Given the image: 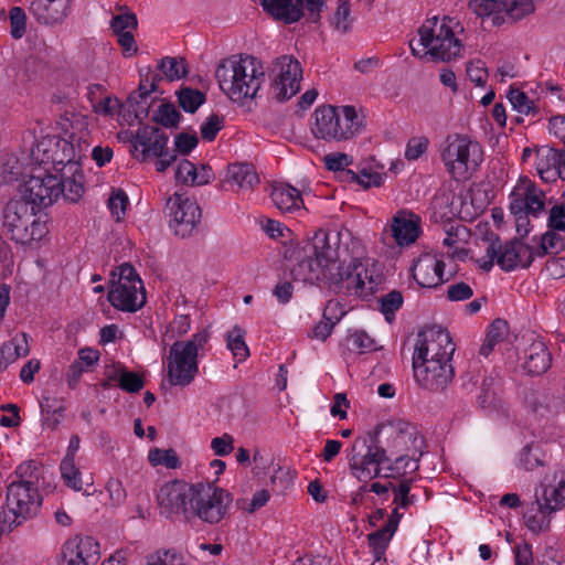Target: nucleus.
<instances>
[{"instance_id":"nucleus-1","label":"nucleus","mask_w":565,"mask_h":565,"mask_svg":"<svg viewBox=\"0 0 565 565\" xmlns=\"http://www.w3.org/2000/svg\"><path fill=\"white\" fill-rule=\"evenodd\" d=\"M339 239L337 235L318 230L312 237L286 248L284 257L295 262L290 274L295 280L308 284L337 281L341 279L334 268L338 260Z\"/></svg>"},{"instance_id":"nucleus-2","label":"nucleus","mask_w":565,"mask_h":565,"mask_svg":"<svg viewBox=\"0 0 565 565\" xmlns=\"http://www.w3.org/2000/svg\"><path fill=\"white\" fill-rule=\"evenodd\" d=\"M264 76L260 62L250 55H233L225 58L215 71L220 88L233 102L255 98Z\"/></svg>"},{"instance_id":"nucleus-3","label":"nucleus","mask_w":565,"mask_h":565,"mask_svg":"<svg viewBox=\"0 0 565 565\" xmlns=\"http://www.w3.org/2000/svg\"><path fill=\"white\" fill-rule=\"evenodd\" d=\"M23 199L10 200L2 210V233L17 245L33 247L49 234L45 221L36 217L35 207Z\"/></svg>"},{"instance_id":"nucleus-4","label":"nucleus","mask_w":565,"mask_h":565,"mask_svg":"<svg viewBox=\"0 0 565 565\" xmlns=\"http://www.w3.org/2000/svg\"><path fill=\"white\" fill-rule=\"evenodd\" d=\"M71 140H66L56 136H46L38 141L32 150V157L35 162L44 168L55 170L60 174L65 169H77L82 158L86 157L88 143L82 138L72 135Z\"/></svg>"},{"instance_id":"nucleus-5","label":"nucleus","mask_w":565,"mask_h":565,"mask_svg":"<svg viewBox=\"0 0 565 565\" xmlns=\"http://www.w3.org/2000/svg\"><path fill=\"white\" fill-rule=\"evenodd\" d=\"M452 19L448 15H445L441 21H439L438 17L425 20L417 31L419 44L427 49L420 57L429 56L431 60L448 62L460 54L462 44L455 36L450 25ZM411 49L414 56H419V53L412 44Z\"/></svg>"},{"instance_id":"nucleus-6","label":"nucleus","mask_w":565,"mask_h":565,"mask_svg":"<svg viewBox=\"0 0 565 565\" xmlns=\"http://www.w3.org/2000/svg\"><path fill=\"white\" fill-rule=\"evenodd\" d=\"M311 131L316 138L326 141H342L352 138L360 131L361 120L353 106L334 107L323 105L315 113Z\"/></svg>"},{"instance_id":"nucleus-7","label":"nucleus","mask_w":565,"mask_h":565,"mask_svg":"<svg viewBox=\"0 0 565 565\" xmlns=\"http://www.w3.org/2000/svg\"><path fill=\"white\" fill-rule=\"evenodd\" d=\"M192 507L188 512L189 521L199 520L215 526L230 515L233 495L225 489L211 482H196Z\"/></svg>"},{"instance_id":"nucleus-8","label":"nucleus","mask_w":565,"mask_h":565,"mask_svg":"<svg viewBox=\"0 0 565 565\" xmlns=\"http://www.w3.org/2000/svg\"><path fill=\"white\" fill-rule=\"evenodd\" d=\"M440 157L452 179L467 180L481 163L482 149L469 136L454 134L446 138Z\"/></svg>"},{"instance_id":"nucleus-9","label":"nucleus","mask_w":565,"mask_h":565,"mask_svg":"<svg viewBox=\"0 0 565 565\" xmlns=\"http://www.w3.org/2000/svg\"><path fill=\"white\" fill-rule=\"evenodd\" d=\"M63 177L53 174L50 168H35L32 174L20 185V193L23 200L38 209L51 206L63 192Z\"/></svg>"},{"instance_id":"nucleus-10","label":"nucleus","mask_w":565,"mask_h":565,"mask_svg":"<svg viewBox=\"0 0 565 565\" xmlns=\"http://www.w3.org/2000/svg\"><path fill=\"white\" fill-rule=\"evenodd\" d=\"M269 76V96L277 102H286L300 89L302 78L301 64L292 55H281L273 62Z\"/></svg>"},{"instance_id":"nucleus-11","label":"nucleus","mask_w":565,"mask_h":565,"mask_svg":"<svg viewBox=\"0 0 565 565\" xmlns=\"http://www.w3.org/2000/svg\"><path fill=\"white\" fill-rule=\"evenodd\" d=\"M168 141L169 137L158 127L140 126L131 142L135 151H138V146L142 149L135 157L140 161H145L148 156L157 157L156 169L164 172L177 160V153L167 149Z\"/></svg>"},{"instance_id":"nucleus-12","label":"nucleus","mask_w":565,"mask_h":565,"mask_svg":"<svg viewBox=\"0 0 565 565\" xmlns=\"http://www.w3.org/2000/svg\"><path fill=\"white\" fill-rule=\"evenodd\" d=\"M384 434L387 437V449L392 454H406L415 450L419 457L425 452V439L418 434L417 429L409 423L402 419L390 420L386 424L376 426L373 437L379 439V435Z\"/></svg>"},{"instance_id":"nucleus-13","label":"nucleus","mask_w":565,"mask_h":565,"mask_svg":"<svg viewBox=\"0 0 565 565\" xmlns=\"http://www.w3.org/2000/svg\"><path fill=\"white\" fill-rule=\"evenodd\" d=\"M195 483H188L181 480H172L163 483L157 494V503L160 514L167 519L173 515H182L189 521V511L192 507Z\"/></svg>"},{"instance_id":"nucleus-14","label":"nucleus","mask_w":565,"mask_h":565,"mask_svg":"<svg viewBox=\"0 0 565 565\" xmlns=\"http://www.w3.org/2000/svg\"><path fill=\"white\" fill-rule=\"evenodd\" d=\"M167 376L173 386H188L199 373L198 356L189 343H178L170 347L168 355Z\"/></svg>"},{"instance_id":"nucleus-15","label":"nucleus","mask_w":565,"mask_h":565,"mask_svg":"<svg viewBox=\"0 0 565 565\" xmlns=\"http://www.w3.org/2000/svg\"><path fill=\"white\" fill-rule=\"evenodd\" d=\"M169 226L177 236L185 238L192 235L201 221V209L192 200L174 193L166 204Z\"/></svg>"},{"instance_id":"nucleus-16","label":"nucleus","mask_w":565,"mask_h":565,"mask_svg":"<svg viewBox=\"0 0 565 565\" xmlns=\"http://www.w3.org/2000/svg\"><path fill=\"white\" fill-rule=\"evenodd\" d=\"M456 350L449 333L439 327H430L418 332L413 360L451 361Z\"/></svg>"},{"instance_id":"nucleus-17","label":"nucleus","mask_w":565,"mask_h":565,"mask_svg":"<svg viewBox=\"0 0 565 565\" xmlns=\"http://www.w3.org/2000/svg\"><path fill=\"white\" fill-rule=\"evenodd\" d=\"M371 445L367 446L365 455L360 456L355 452L359 440H355L352 447V454L349 456V467L352 475L360 481L366 482L381 476L382 465L390 461L387 449L380 445L376 437H372Z\"/></svg>"},{"instance_id":"nucleus-18","label":"nucleus","mask_w":565,"mask_h":565,"mask_svg":"<svg viewBox=\"0 0 565 565\" xmlns=\"http://www.w3.org/2000/svg\"><path fill=\"white\" fill-rule=\"evenodd\" d=\"M414 377L417 384L430 392H443L454 380L451 361L413 360Z\"/></svg>"},{"instance_id":"nucleus-19","label":"nucleus","mask_w":565,"mask_h":565,"mask_svg":"<svg viewBox=\"0 0 565 565\" xmlns=\"http://www.w3.org/2000/svg\"><path fill=\"white\" fill-rule=\"evenodd\" d=\"M42 499L36 488H25L22 483H10L7 487L6 505L14 515V520L9 522L10 530L12 523L21 524V520H26L36 514Z\"/></svg>"},{"instance_id":"nucleus-20","label":"nucleus","mask_w":565,"mask_h":565,"mask_svg":"<svg viewBox=\"0 0 565 565\" xmlns=\"http://www.w3.org/2000/svg\"><path fill=\"white\" fill-rule=\"evenodd\" d=\"M98 561V543L90 536L76 535L64 543L60 565H96Z\"/></svg>"},{"instance_id":"nucleus-21","label":"nucleus","mask_w":565,"mask_h":565,"mask_svg":"<svg viewBox=\"0 0 565 565\" xmlns=\"http://www.w3.org/2000/svg\"><path fill=\"white\" fill-rule=\"evenodd\" d=\"M534 260V248L524 244L520 238H512L504 245L500 242V248L497 257V264L501 269L511 271L522 264L524 268L529 267Z\"/></svg>"},{"instance_id":"nucleus-22","label":"nucleus","mask_w":565,"mask_h":565,"mask_svg":"<svg viewBox=\"0 0 565 565\" xmlns=\"http://www.w3.org/2000/svg\"><path fill=\"white\" fill-rule=\"evenodd\" d=\"M445 263L436 256L426 254L415 263L412 276L423 288H437L447 279H444Z\"/></svg>"},{"instance_id":"nucleus-23","label":"nucleus","mask_w":565,"mask_h":565,"mask_svg":"<svg viewBox=\"0 0 565 565\" xmlns=\"http://www.w3.org/2000/svg\"><path fill=\"white\" fill-rule=\"evenodd\" d=\"M107 299L116 309L136 312L146 303V294L137 285L110 284Z\"/></svg>"},{"instance_id":"nucleus-24","label":"nucleus","mask_w":565,"mask_h":565,"mask_svg":"<svg viewBox=\"0 0 565 565\" xmlns=\"http://www.w3.org/2000/svg\"><path fill=\"white\" fill-rule=\"evenodd\" d=\"M70 0H33L30 12L43 24L61 23L68 14Z\"/></svg>"},{"instance_id":"nucleus-25","label":"nucleus","mask_w":565,"mask_h":565,"mask_svg":"<svg viewBox=\"0 0 565 565\" xmlns=\"http://www.w3.org/2000/svg\"><path fill=\"white\" fill-rule=\"evenodd\" d=\"M419 232L418 220H415L412 213L397 212L392 220L390 230H385L384 234L390 233L397 245L407 246L417 239Z\"/></svg>"},{"instance_id":"nucleus-26","label":"nucleus","mask_w":565,"mask_h":565,"mask_svg":"<svg viewBox=\"0 0 565 565\" xmlns=\"http://www.w3.org/2000/svg\"><path fill=\"white\" fill-rule=\"evenodd\" d=\"M552 362V355L545 343L537 339H531L530 344L523 351V369L530 375L545 373Z\"/></svg>"},{"instance_id":"nucleus-27","label":"nucleus","mask_w":565,"mask_h":565,"mask_svg":"<svg viewBox=\"0 0 565 565\" xmlns=\"http://www.w3.org/2000/svg\"><path fill=\"white\" fill-rule=\"evenodd\" d=\"M541 491H535V503L540 513L552 514L565 507V478L562 476L556 484L541 483Z\"/></svg>"},{"instance_id":"nucleus-28","label":"nucleus","mask_w":565,"mask_h":565,"mask_svg":"<svg viewBox=\"0 0 565 565\" xmlns=\"http://www.w3.org/2000/svg\"><path fill=\"white\" fill-rule=\"evenodd\" d=\"M265 12L286 24L299 21L303 13L299 10L300 0H259Z\"/></svg>"},{"instance_id":"nucleus-29","label":"nucleus","mask_w":565,"mask_h":565,"mask_svg":"<svg viewBox=\"0 0 565 565\" xmlns=\"http://www.w3.org/2000/svg\"><path fill=\"white\" fill-rule=\"evenodd\" d=\"M543 192L539 191L534 184L525 188L523 196L513 198L510 203L511 213H526L536 217L544 210Z\"/></svg>"},{"instance_id":"nucleus-30","label":"nucleus","mask_w":565,"mask_h":565,"mask_svg":"<svg viewBox=\"0 0 565 565\" xmlns=\"http://www.w3.org/2000/svg\"><path fill=\"white\" fill-rule=\"evenodd\" d=\"M258 182V175L252 164L233 163L227 167L224 184L237 185L239 190H252Z\"/></svg>"},{"instance_id":"nucleus-31","label":"nucleus","mask_w":565,"mask_h":565,"mask_svg":"<svg viewBox=\"0 0 565 565\" xmlns=\"http://www.w3.org/2000/svg\"><path fill=\"white\" fill-rule=\"evenodd\" d=\"M334 269L332 270L335 274L338 273L341 279L337 281H327L330 285H339L347 281V287L349 289H362L364 286V280L362 279V264L358 259H353L348 266H343L339 259L334 260Z\"/></svg>"},{"instance_id":"nucleus-32","label":"nucleus","mask_w":565,"mask_h":565,"mask_svg":"<svg viewBox=\"0 0 565 565\" xmlns=\"http://www.w3.org/2000/svg\"><path fill=\"white\" fill-rule=\"evenodd\" d=\"M270 196L276 207L281 212H291L302 204L299 190L290 185L275 186Z\"/></svg>"},{"instance_id":"nucleus-33","label":"nucleus","mask_w":565,"mask_h":565,"mask_svg":"<svg viewBox=\"0 0 565 565\" xmlns=\"http://www.w3.org/2000/svg\"><path fill=\"white\" fill-rule=\"evenodd\" d=\"M71 175H67L66 172H62L58 177H63V182L66 186H63V192L61 195L72 203H76L79 201L84 193V174L79 170V166L77 169L68 170Z\"/></svg>"},{"instance_id":"nucleus-34","label":"nucleus","mask_w":565,"mask_h":565,"mask_svg":"<svg viewBox=\"0 0 565 565\" xmlns=\"http://www.w3.org/2000/svg\"><path fill=\"white\" fill-rule=\"evenodd\" d=\"M42 465L35 460L20 463L14 470L17 480L11 483H22L25 488H36L41 475Z\"/></svg>"},{"instance_id":"nucleus-35","label":"nucleus","mask_w":565,"mask_h":565,"mask_svg":"<svg viewBox=\"0 0 565 565\" xmlns=\"http://www.w3.org/2000/svg\"><path fill=\"white\" fill-rule=\"evenodd\" d=\"M246 331L239 326H234L226 334L227 348L238 362L245 361L249 356V349L245 342Z\"/></svg>"},{"instance_id":"nucleus-36","label":"nucleus","mask_w":565,"mask_h":565,"mask_svg":"<svg viewBox=\"0 0 565 565\" xmlns=\"http://www.w3.org/2000/svg\"><path fill=\"white\" fill-rule=\"evenodd\" d=\"M158 68L169 82L185 77L189 73L184 57L166 56L160 60Z\"/></svg>"},{"instance_id":"nucleus-37","label":"nucleus","mask_w":565,"mask_h":565,"mask_svg":"<svg viewBox=\"0 0 565 565\" xmlns=\"http://www.w3.org/2000/svg\"><path fill=\"white\" fill-rule=\"evenodd\" d=\"M520 465L527 471L544 466L545 454L539 443H530L520 451Z\"/></svg>"},{"instance_id":"nucleus-38","label":"nucleus","mask_w":565,"mask_h":565,"mask_svg":"<svg viewBox=\"0 0 565 565\" xmlns=\"http://www.w3.org/2000/svg\"><path fill=\"white\" fill-rule=\"evenodd\" d=\"M500 11H504L512 22H516L532 14L535 7L532 0H503Z\"/></svg>"},{"instance_id":"nucleus-39","label":"nucleus","mask_w":565,"mask_h":565,"mask_svg":"<svg viewBox=\"0 0 565 565\" xmlns=\"http://www.w3.org/2000/svg\"><path fill=\"white\" fill-rule=\"evenodd\" d=\"M182 115L172 103H163L152 115V121L166 128H178Z\"/></svg>"},{"instance_id":"nucleus-40","label":"nucleus","mask_w":565,"mask_h":565,"mask_svg":"<svg viewBox=\"0 0 565 565\" xmlns=\"http://www.w3.org/2000/svg\"><path fill=\"white\" fill-rule=\"evenodd\" d=\"M205 99V94L195 88L182 87L178 92V103L186 113H195Z\"/></svg>"},{"instance_id":"nucleus-41","label":"nucleus","mask_w":565,"mask_h":565,"mask_svg":"<svg viewBox=\"0 0 565 565\" xmlns=\"http://www.w3.org/2000/svg\"><path fill=\"white\" fill-rule=\"evenodd\" d=\"M351 0H338V7L330 22L334 30L341 33H348L352 28L353 18L351 17Z\"/></svg>"},{"instance_id":"nucleus-42","label":"nucleus","mask_w":565,"mask_h":565,"mask_svg":"<svg viewBox=\"0 0 565 565\" xmlns=\"http://www.w3.org/2000/svg\"><path fill=\"white\" fill-rule=\"evenodd\" d=\"M394 533V531L384 525L382 529L367 535L369 546L372 548L375 561H380L383 557Z\"/></svg>"},{"instance_id":"nucleus-43","label":"nucleus","mask_w":565,"mask_h":565,"mask_svg":"<svg viewBox=\"0 0 565 565\" xmlns=\"http://www.w3.org/2000/svg\"><path fill=\"white\" fill-rule=\"evenodd\" d=\"M535 153L536 169L559 171V158L562 156L559 150L550 146H541L535 148Z\"/></svg>"},{"instance_id":"nucleus-44","label":"nucleus","mask_w":565,"mask_h":565,"mask_svg":"<svg viewBox=\"0 0 565 565\" xmlns=\"http://www.w3.org/2000/svg\"><path fill=\"white\" fill-rule=\"evenodd\" d=\"M403 301L402 292L395 289L380 298V310L387 322L394 320L395 312L403 306Z\"/></svg>"},{"instance_id":"nucleus-45","label":"nucleus","mask_w":565,"mask_h":565,"mask_svg":"<svg viewBox=\"0 0 565 565\" xmlns=\"http://www.w3.org/2000/svg\"><path fill=\"white\" fill-rule=\"evenodd\" d=\"M118 386L127 393H138L145 386V380L136 372L121 366L118 369Z\"/></svg>"},{"instance_id":"nucleus-46","label":"nucleus","mask_w":565,"mask_h":565,"mask_svg":"<svg viewBox=\"0 0 565 565\" xmlns=\"http://www.w3.org/2000/svg\"><path fill=\"white\" fill-rule=\"evenodd\" d=\"M508 99L512 107L520 114L530 115L539 111L533 100L519 88H511L508 93Z\"/></svg>"},{"instance_id":"nucleus-47","label":"nucleus","mask_w":565,"mask_h":565,"mask_svg":"<svg viewBox=\"0 0 565 565\" xmlns=\"http://www.w3.org/2000/svg\"><path fill=\"white\" fill-rule=\"evenodd\" d=\"M60 469L61 475L68 487L76 491L82 490L81 472L75 467L74 459H72L71 457H64L61 462Z\"/></svg>"},{"instance_id":"nucleus-48","label":"nucleus","mask_w":565,"mask_h":565,"mask_svg":"<svg viewBox=\"0 0 565 565\" xmlns=\"http://www.w3.org/2000/svg\"><path fill=\"white\" fill-rule=\"evenodd\" d=\"M149 97L141 96V94L130 93L126 104L122 107L135 114V118L141 124L143 119L149 116L150 103Z\"/></svg>"},{"instance_id":"nucleus-49","label":"nucleus","mask_w":565,"mask_h":565,"mask_svg":"<svg viewBox=\"0 0 565 565\" xmlns=\"http://www.w3.org/2000/svg\"><path fill=\"white\" fill-rule=\"evenodd\" d=\"M413 479H402L397 484L390 482L391 490L394 492V502L402 509H407L414 503V495H409Z\"/></svg>"},{"instance_id":"nucleus-50","label":"nucleus","mask_w":565,"mask_h":565,"mask_svg":"<svg viewBox=\"0 0 565 565\" xmlns=\"http://www.w3.org/2000/svg\"><path fill=\"white\" fill-rule=\"evenodd\" d=\"M493 384V380L490 381V383H487L484 381L482 392L478 396V403L481 408L487 411H499L502 408V401L498 396L497 392L491 388V385Z\"/></svg>"},{"instance_id":"nucleus-51","label":"nucleus","mask_w":565,"mask_h":565,"mask_svg":"<svg viewBox=\"0 0 565 565\" xmlns=\"http://www.w3.org/2000/svg\"><path fill=\"white\" fill-rule=\"evenodd\" d=\"M487 241L489 244L486 249V257L478 260L479 267L484 271H489L493 267L500 248V237L497 234H488Z\"/></svg>"},{"instance_id":"nucleus-52","label":"nucleus","mask_w":565,"mask_h":565,"mask_svg":"<svg viewBox=\"0 0 565 565\" xmlns=\"http://www.w3.org/2000/svg\"><path fill=\"white\" fill-rule=\"evenodd\" d=\"M270 499L269 491L266 489H262L253 494L250 501L247 499H238L236 501V507L247 513H254L258 509L263 508Z\"/></svg>"},{"instance_id":"nucleus-53","label":"nucleus","mask_w":565,"mask_h":565,"mask_svg":"<svg viewBox=\"0 0 565 565\" xmlns=\"http://www.w3.org/2000/svg\"><path fill=\"white\" fill-rule=\"evenodd\" d=\"M128 203V196L124 190L117 189L113 191L111 195L108 199V207L113 216L116 217V221L119 222L120 220H122Z\"/></svg>"},{"instance_id":"nucleus-54","label":"nucleus","mask_w":565,"mask_h":565,"mask_svg":"<svg viewBox=\"0 0 565 565\" xmlns=\"http://www.w3.org/2000/svg\"><path fill=\"white\" fill-rule=\"evenodd\" d=\"M175 180L184 184L195 185L198 168L188 159H182L175 169Z\"/></svg>"},{"instance_id":"nucleus-55","label":"nucleus","mask_w":565,"mask_h":565,"mask_svg":"<svg viewBox=\"0 0 565 565\" xmlns=\"http://www.w3.org/2000/svg\"><path fill=\"white\" fill-rule=\"evenodd\" d=\"M546 395L537 390L529 388L524 391L523 401L526 407L533 413L542 414L547 408Z\"/></svg>"},{"instance_id":"nucleus-56","label":"nucleus","mask_w":565,"mask_h":565,"mask_svg":"<svg viewBox=\"0 0 565 565\" xmlns=\"http://www.w3.org/2000/svg\"><path fill=\"white\" fill-rule=\"evenodd\" d=\"M11 35L21 39L25 33L26 15L22 8L12 7L10 10Z\"/></svg>"},{"instance_id":"nucleus-57","label":"nucleus","mask_w":565,"mask_h":565,"mask_svg":"<svg viewBox=\"0 0 565 565\" xmlns=\"http://www.w3.org/2000/svg\"><path fill=\"white\" fill-rule=\"evenodd\" d=\"M487 337L497 344L509 340L510 327L508 321L501 318L494 319L489 326Z\"/></svg>"},{"instance_id":"nucleus-58","label":"nucleus","mask_w":565,"mask_h":565,"mask_svg":"<svg viewBox=\"0 0 565 565\" xmlns=\"http://www.w3.org/2000/svg\"><path fill=\"white\" fill-rule=\"evenodd\" d=\"M118 280H111L110 284H125V285H137L140 290H143V285L136 273L135 268L129 263H124L118 267Z\"/></svg>"},{"instance_id":"nucleus-59","label":"nucleus","mask_w":565,"mask_h":565,"mask_svg":"<svg viewBox=\"0 0 565 565\" xmlns=\"http://www.w3.org/2000/svg\"><path fill=\"white\" fill-rule=\"evenodd\" d=\"M199 143V138L195 132L186 134L181 132L174 139V153L178 152L182 156L189 154Z\"/></svg>"},{"instance_id":"nucleus-60","label":"nucleus","mask_w":565,"mask_h":565,"mask_svg":"<svg viewBox=\"0 0 565 565\" xmlns=\"http://www.w3.org/2000/svg\"><path fill=\"white\" fill-rule=\"evenodd\" d=\"M469 8L481 18L490 17L500 11L501 1L499 0H470Z\"/></svg>"},{"instance_id":"nucleus-61","label":"nucleus","mask_w":565,"mask_h":565,"mask_svg":"<svg viewBox=\"0 0 565 565\" xmlns=\"http://www.w3.org/2000/svg\"><path fill=\"white\" fill-rule=\"evenodd\" d=\"M57 402L55 399L51 398H44L41 402V409L42 413H46L51 417H49V420H51V428L54 429L57 427V425L61 422V418L64 416L65 408L63 405L58 404L55 406Z\"/></svg>"},{"instance_id":"nucleus-62","label":"nucleus","mask_w":565,"mask_h":565,"mask_svg":"<svg viewBox=\"0 0 565 565\" xmlns=\"http://www.w3.org/2000/svg\"><path fill=\"white\" fill-rule=\"evenodd\" d=\"M223 128V118L216 114H212L207 117L201 126V137L204 140L213 141L216 138L217 132Z\"/></svg>"},{"instance_id":"nucleus-63","label":"nucleus","mask_w":565,"mask_h":565,"mask_svg":"<svg viewBox=\"0 0 565 565\" xmlns=\"http://www.w3.org/2000/svg\"><path fill=\"white\" fill-rule=\"evenodd\" d=\"M137 17L132 12H126L113 17L110 26L114 33L127 32V29H137Z\"/></svg>"},{"instance_id":"nucleus-64","label":"nucleus","mask_w":565,"mask_h":565,"mask_svg":"<svg viewBox=\"0 0 565 565\" xmlns=\"http://www.w3.org/2000/svg\"><path fill=\"white\" fill-rule=\"evenodd\" d=\"M467 75L477 86H483L488 78V70L484 62L477 60L467 64Z\"/></svg>"}]
</instances>
